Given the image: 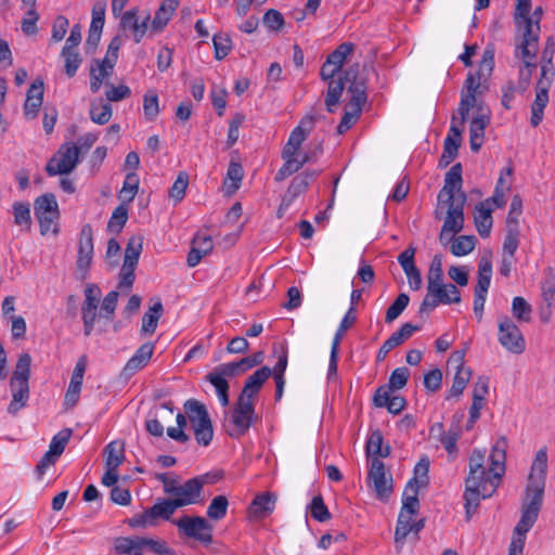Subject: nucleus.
<instances>
[{"label":"nucleus","instance_id":"obj_57","mask_svg":"<svg viewBox=\"0 0 555 555\" xmlns=\"http://www.w3.org/2000/svg\"><path fill=\"white\" fill-rule=\"evenodd\" d=\"M410 377V371L405 366L397 367L389 376L388 384L385 385L390 391L402 389Z\"/></svg>","mask_w":555,"mask_h":555},{"label":"nucleus","instance_id":"obj_6","mask_svg":"<svg viewBox=\"0 0 555 555\" xmlns=\"http://www.w3.org/2000/svg\"><path fill=\"white\" fill-rule=\"evenodd\" d=\"M178 527L179 533L197 540L204 544L212 542V525L202 516H182L172 520Z\"/></svg>","mask_w":555,"mask_h":555},{"label":"nucleus","instance_id":"obj_13","mask_svg":"<svg viewBox=\"0 0 555 555\" xmlns=\"http://www.w3.org/2000/svg\"><path fill=\"white\" fill-rule=\"evenodd\" d=\"M499 341L508 351L520 354L526 349L525 338L513 320L502 317L499 321Z\"/></svg>","mask_w":555,"mask_h":555},{"label":"nucleus","instance_id":"obj_40","mask_svg":"<svg viewBox=\"0 0 555 555\" xmlns=\"http://www.w3.org/2000/svg\"><path fill=\"white\" fill-rule=\"evenodd\" d=\"M443 285V270L441 255H435L427 274V287L441 288Z\"/></svg>","mask_w":555,"mask_h":555},{"label":"nucleus","instance_id":"obj_38","mask_svg":"<svg viewBox=\"0 0 555 555\" xmlns=\"http://www.w3.org/2000/svg\"><path fill=\"white\" fill-rule=\"evenodd\" d=\"M61 56L64 59L65 74L69 78L74 77L82 63L78 49L63 47Z\"/></svg>","mask_w":555,"mask_h":555},{"label":"nucleus","instance_id":"obj_44","mask_svg":"<svg viewBox=\"0 0 555 555\" xmlns=\"http://www.w3.org/2000/svg\"><path fill=\"white\" fill-rule=\"evenodd\" d=\"M420 488L415 487V480H409L403 492L402 509L413 513L418 512L420 501L417 499Z\"/></svg>","mask_w":555,"mask_h":555},{"label":"nucleus","instance_id":"obj_34","mask_svg":"<svg viewBox=\"0 0 555 555\" xmlns=\"http://www.w3.org/2000/svg\"><path fill=\"white\" fill-rule=\"evenodd\" d=\"M163 312L164 307L162 300L157 298L142 318L141 332L149 335L154 334Z\"/></svg>","mask_w":555,"mask_h":555},{"label":"nucleus","instance_id":"obj_58","mask_svg":"<svg viewBox=\"0 0 555 555\" xmlns=\"http://www.w3.org/2000/svg\"><path fill=\"white\" fill-rule=\"evenodd\" d=\"M140 542L141 551L146 547L157 555H176L175 551L170 548L167 542L163 540H154L151 538L141 537Z\"/></svg>","mask_w":555,"mask_h":555},{"label":"nucleus","instance_id":"obj_59","mask_svg":"<svg viewBox=\"0 0 555 555\" xmlns=\"http://www.w3.org/2000/svg\"><path fill=\"white\" fill-rule=\"evenodd\" d=\"M442 295L437 292V288L427 287V294L425 295L418 310V314L429 313L435 308L442 304Z\"/></svg>","mask_w":555,"mask_h":555},{"label":"nucleus","instance_id":"obj_21","mask_svg":"<svg viewBox=\"0 0 555 555\" xmlns=\"http://www.w3.org/2000/svg\"><path fill=\"white\" fill-rule=\"evenodd\" d=\"M466 202V194L462 192L457 196V201L444 202L448 205L447 217L443 225L446 230H451L453 233H460L464 227V205Z\"/></svg>","mask_w":555,"mask_h":555},{"label":"nucleus","instance_id":"obj_11","mask_svg":"<svg viewBox=\"0 0 555 555\" xmlns=\"http://www.w3.org/2000/svg\"><path fill=\"white\" fill-rule=\"evenodd\" d=\"M540 509L541 508L521 504V517L514 529V534L508 552L514 551V554L522 555V550L526 541V533L535 524Z\"/></svg>","mask_w":555,"mask_h":555},{"label":"nucleus","instance_id":"obj_45","mask_svg":"<svg viewBox=\"0 0 555 555\" xmlns=\"http://www.w3.org/2000/svg\"><path fill=\"white\" fill-rule=\"evenodd\" d=\"M421 330V326L413 325L411 323H404L401 325V327L392 333L388 339L385 341L388 344V346L393 349L400 345H402L405 340H408L414 332H417Z\"/></svg>","mask_w":555,"mask_h":555},{"label":"nucleus","instance_id":"obj_41","mask_svg":"<svg viewBox=\"0 0 555 555\" xmlns=\"http://www.w3.org/2000/svg\"><path fill=\"white\" fill-rule=\"evenodd\" d=\"M356 44L352 42H344L339 44L332 53L326 57V61L341 70L344 63L347 57L353 53Z\"/></svg>","mask_w":555,"mask_h":555},{"label":"nucleus","instance_id":"obj_33","mask_svg":"<svg viewBox=\"0 0 555 555\" xmlns=\"http://www.w3.org/2000/svg\"><path fill=\"white\" fill-rule=\"evenodd\" d=\"M105 455V467L117 470L125 461V446L120 441L109 442L103 450Z\"/></svg>","mask_w":555,"mask_h":555},{"label":"nucleus","instance_id":"obj_15","mask_svg":"<svg viewBox=\"0 0 555 555\" xmlns=\"http://www.w3.org/2000/svg\"><path fill=\"white\" fill-rule=\"evenodd\" d=\"M93 257V229L92 225L86 223L80 231L78 256H77V270L81 273V280L88 275L89 268Z\"/></svg>","mask_w":555,"mask_h":555},{"label":"nucleus","instance_id":"obj_56","mask_svg":"<svg viewBox=\"0 0 555 555\" xmlns=\"http://www.w3.org/2000/svg\"><path fill=\"white\" fill-rule=\"evenodd\" d=\"M214 48H215V59L223 60L232 49V41L229 35L219 33L216 34L212 38Z\"/></svg>","mask_w":555,"mask_h":555},{"label":"nucleus","instance_id":"obj_4","mask_svg":"<svg viewBox=\"0 0 555 555\" xmlns=\"http://www.w3.org/2000/svg\"><path fill=\"white\" fill-rule=\"evenodd\" d=\"M183 408L197 443L204 447L209 446L214 438V428L205 404L196 399H189Z\"/></svg>","mask_w":555,"mask_h":555},{"label":"nucleus","instance_id":"obj_28","mask_svg":"<svg viewBox=\"0 0 555 555\" xmlns=\"http://www.w3.org/2000/svg\"><path fill=\"white\" fill-rule=\"evenodd\" d=\"M474 220L478 234L486 238L492 229V208L487 203H478L475 206Z\"/></svg>","mask_w":555,"mask_h":555},{"label":"nucleus","instance_id":"obj_64","mask_svg":"<svg viewBox=\"0 0 555 555\" xmlns=\"http://www.w3.org/2000/svg\"><path fill=\"white\" fill-rule=\"evenodd\" d=\"M310 513L315 520L321 522L331 519V513L328 512V508L324 504V501L321 495H317L312 499L310 504Z\"/></svg>","mask_w":555,"mask_h":555},{"label":"nucleus","instance_id":"obj_46","mask_svg":"<svg viewBox=\"0 0 555 555\" xmlns=\"http://www.w3.org/2000/svg\"><path fill=\"white\" fill-rule=\"evenodd\" d=\"M476 238L473 235H462L455 237L450 246V250L454 256L461 257L472 253L475 248Z\"/></svg>","mask_w":555,"mask_h":555},{"label":"nucleus","instance_id":"obj_25","mask_svg":"<svg viewBox=\"0 0 555 555\" xmlns=\"http://www.w3.org/2000/svg\"><path fill=\"white\" fill-rule=\"evenodd\" d=\"M272 371L269 366H261L255 371L245 380L244 387L240 393V397L251 399L260 391L266 380L271 376Z\"/></svg>","mask_w":555,"mask_h":555},{"label":"nucleus","instance_id":"obj_27","mask_svg":"<svg viewBox=\"0 0 555 555\" xmlns=\"http://www.w3.org/2000/svg\"><path fill=\"white\" fill-rule=\"evenodd\" d=\"M154 352V344H143L135 353L128 360L124 367V374L131 376L142 370L150 361Z\"/></svg>","mask_w":555,"mask_h":555},{"label":"nucleus","instance_id":"obj_20","mask_svg":"<svg viewBox=\"0 0 555 555\" xmlns=\"http://www.w3.org/2000/svg\"><path fill=\"white\" fill-rule=\"evenodd\" d=\"M539 33L540 26L538 22L534 24L528 21L527 27H525V33L522 37L521 43L517 47L516 55L520 56L524 64L526 61L535 62L537 51H538V42H539Z\"/></svg>","mask_w":555,"mask_h":555},{"label":"nucleus","instance_id":"obj_51","mask_svg":"<svg viewBox=\"0 0 555 555\" xmlns=\"http://www.w3.org/2000/svg\"><path fill=\"white\" fill-rule=\"evenodd\" d=\"M519 227H506V234L503 242V255L515 256L519 246Z\"/></svg>","mask_w":555,"mask_h":555},{"label":"nucleus","instance_id":"obj_39","mask_svg":"<svg viewBox=\"0 0 555 555\" xmlns=\"http://www.w3.org/2000/svg\"><path fill=\"white\" fill-rule=\"evenodd\" d=\"M142 244L143 238L140 235H133L128 240L122 264H127V267H137L142 251Z\"/></svg>","mask_w":555,"mask_h":555},{"label":"nucleus","instance_id":"obj_8","mask_svg":"<svg viewBox=\"0 0 555 555\" xmlns=\"http://www.w3.org/2000/svg\"><path fill=\"white\" fill-rule=\"evenodd\" d=\"M367 67L363 66L360 70L359 63L349 66L344 70V78L346 83H349L347 90L351 94L349 102H353L357 105H364L367 100Z\"/></svg>","mask_w":555,"mask_h":555},{"label":"nucleus","instance_id":"obj_22","mask_svg":"<svg viewBox=\"0 0 555 555\" xmlns=\"http://www.w3.org/2000/svg\"><path fill=\"white\" fill-rule=\"evenodd\" d=\"M43 94H44V82L42 79H35L26 93V100L23 105L24 115L29 119H35L39 109L43 103Z\"/></svg>","mask_w":555,"mask_h":555},{"label":"nucleus","instance_id":"obj_60","mask_svg":"<svg viewBox=\"0 0 555 555\" xmlns=\"http://www.w3.org/2000/svg\"><path fill=\"white\" fill-rule=\"evenodd\" d=\"M461 143L453 141L451 135H447L443 142V153L439 159V166L447 167L459 154Z\"/></svg>","mask_w":555,"mask_h":555},{"label":"nucleus","instance_id":"obj_37","mask_svg":"<svg viewBox=\"0 0 555 555\" xmlns=\"http://www.w3.org/2000/svg\"><path fill=\"white\" fill-rule=\"evenodd\" d=\"M298 155H294L288 152H282L281 157L284 160L283 166L278 170L274 180L276 182H282L289 176L298 172L301 167L298 163Z\"/></svg>","mask_w":555,"mask_h":555},{"label":"nucleus","instance_id":"obj_10","mask_svg":"<svg viewBox=\"0 0 555 555\" xmlns=\"http://www.w3.org/2000/svg\"><path fill=\"white\" fill-rule=\"evenodd\" d=\"M35 216L40 225V232L46 235L60 217L59 205L54 194L39 196L34 204Z\"/></svg>","mask_w":555,"mask_h":555},{"label":"nucleus","instance_id":"obj_17","mask_svg":"<svg viewBox=\"0 0 555 555\" xmlns=\"http://www.w3.org/2000/svg\"><path fill=\"white\" fill-rule=\"evenodd\" d=\"M320 117L321 116L317 115H307L304 118H301L298 126L292 130L282 152H288L294 155H298V152L301 149L302 143L305 142L308 134L313 129L315 121L319 120Z\"/></svg>","mask_w":555,"mask_h":555},{"label":"nucleus","instance_id":"obj_54","mask_svg":"<svg viewBox=\"0 0 555 555\" xmlns=\"http://www.w3.org/2000/svg\"><path fill=\"white\" fill-rule=\"evenodd\" d=\"M512 312L519 322H529L531 320V306L522 297H514L512 302Z\"/></svg>","mask_w":555,"mask_h":555},{"label":"nucleus","instance_id":"obj_61","mask_svg":"<svg viewBox=\"0 0 555 555\" xmlns=\"http://www.w3.org/2000/svg\"><path fill=\"white\" fill-rule=\"evenodd\" d=\"M139 189V178L137 173L130 172L126 176L122 189L120 191V198L127 202H132Z\"/></svg>","mask_w":555,"mask_h":555},{"label":"nucleus","instance_id":"obj_14","mask_svg":"<svg viewBox=\"0 0 555 555\" xmlns=\"http://www.w3.org/2000/svg\"><path fill=\"white\" fill-rule=\"evenodd\" d=\"M57 154L59 157L53 156L46 166L49 176L69 173L78 163L79 149L75 144L62 146Z\"/></svg>","mask_w":555,"mask_h":555},{"label":"nucleus","instance_id":"obj_9","mask_svg":"<svg viewBox=\"0 0 555 555\" xmlns=\"http://www.w3.org/2000/svg\"><path fill=\"white\" fill-rule=\"evenodd\" d=\"M367 485L374 489L378 500L386 501L392 493V476L386 472L385 464L379 459L371 460Z\"/></svg>","mask_w":555,"mask_h":555},{"label":"nucleus","instance_id":"obj_52","mask_svg":"<svg viewBox=\"0 0 555 555\" xmlns=\"http://www.w3.org/2000/svg\"><path fill=\"white\" fill-rule=\"evenodd\" d=\"M73 435V430L70 428H64L59 431L51 440L49 446L50 453L57 455L59 457L64 452L70 437Z\"/></svg>","mask_w":555,"mask_h":555},{"label":"nucleus","instance_id":"obj_31","mask_svg":"<svg viewBox=\"0 0 555 555\" xmlns=\"http://www.w3.org/2000/svg\"><path fill=\"white\" fill-rule=\"evenodd\" d=\"M492 278V262L490 256H482L478 262V276L477 284L474 288V293L488 294Z\"/></svg>","mask_w":555,"mask_h":555},{"label":"nucleus","instance_id":"obj_26","mask_svg":"<svg viewBox=\"0 0 555 555\" xmlns=\"http://www.w3.org/2000/svg\"><path fill=\"white\" fill-rule=\"evenodd\" d=\"M276 495L271 492L257 494L251 501L248 513L255 519H262L274 509Z\"/></svg>","mask_w":555,"mask_h":555},{"label":"nucleus","instance_id":"obj_55","mask_svg":"<svg viewBox=\"0 0 555 555\" xmlns=\"http://www.w3.org/2000/svg\"><path fill=\"white\" fill-rule=\"evenodd\" d=\"M143 111L147 120H154L159 114L158 95L155 91L149 90L143 96Z\"/></svg>","mask_w":555,"mask_h":555},{"label":"nucleus","instance_id":"obj_5","mask_svg":"<svg viewBox=\"0 0 555 555\" xmlns=\"http://www.w3.org/2000/svg\"><path fill=\"white\" fill-rule=\"evenodd\" d=\"M177 509L178 507L172 499L158 498L151 507L127 519V524L131 528L153 527L157 525L159 519L170 520Z\"/></svg>","mask_w":555,"mask_h":555},{"label":"nucleus","instance_id":"obj_24","mask_svg":"<svg viewBox=\"0 0 555 555\" xmlns=\"http://www.w3.org/2000/svg\"><path fill=\"white\" fill-rule=\"evenodd\" d=\"M392 391L386 386H379L373 397V403L377 408H386L391 414H399L405 408L406 401L402 396H392Z\"/></svg>","mask_w":555,"mask_h":555},{"label":"nucleus","instance_id":"obj_3","mask_svg":"<svg viewBox=\"0 0 555 555\" xmlns=\"http://www.w3.org/2000/svg\"><path fill=\"white\" fill-rule=\"evenodd\" d=\"M547 472V450L541 448L534 456L531 465L526 494L521 504L541 508L544 496V487Z\"/></svg>","mask_w":555,"mask_h":555},{"label":"nucleus","instance_id":"obj_32","mask_svg":"<svg viewBox=\"0 0 555 555\" xmlns=\"http://www.w3.org/2000/svg\"><path fill=\"white\" fill-rule=\"evenodd\" d=\"M457 360L460 362L463 361L464 352H456ZM472 376V370L469 367H465L463 363L457 365V370L455 376L453 378L452 386L449 390L450 397H459L463 393L466 388Z\"/></svg>","mask_w":555,"mask_h":555},{"label":"nucleus","instance_id":"obj_1","mask_svg":"<svg viewBox=\"0 0 555 555\" xmlns=\"http://www.w3.org/2000/svg\"><path fill=\"white\" fill-rule=\"evenodd\" d=\"M506 449L507 439L502 436L492 447L488 469L485 466V452L473 450L468 461L469 472L465 478L464 491L467 520L476 513L481 499L491 498L500 486L505 473Z\"/></svg>","mask_w":555,"mask_h":555},{"label":"nucleus","instance_id":"obj_7","mask_svg":"<svg viewBox=\"0 0 555 555\" xmlns=\"http://www.w3.org/2000/svg\"><path fill=\"white\" fill-rule=\"evenodd\" d=\"M255 414V401L243 397L237 398L231 412V423L233 430L229 431L232 438L244 436L253 424Z\"/></svg>","mask_w":555,"mask_h":555},{"label":"nucleus","instance_id":"obj_42","mask_svg":"<svg viewBox=\"0 0 555 555\" xmlns=\"http://www.w3.org/2000/svg\"><path fill=\"white\" fill-rule=\"evenodd\" d=\"M347 107L349 109H347L344 113L341 120L337 126V132L339 134H343L346 131H348L353 126V124L359 119L363 105H357L353 102H348Z\"/></svg>","mask_w":555,"mask_h":555},{"label":"nucleus","instance_id":"obj_23","mask_svg":"<svg viewBox=\"0 0 555 555\" xmlns=\"http://www.w3.org/2000/svg\"><path fill=\"white\" fill-rule=\"evenodd\" d=\"M30 364L31 357L28 353H22L10 380L11 391H29Z\"/></svg>","mask_w":555,"mask_h":555},{"label":"nucleus","instance_id":"obj_2","mask_svg":"<svg viewBox=\"0 0 555 555\" xmlns=\"http://www.w3.org/2000/svg\"><path fill=\"white\" fill-rule=\"evenodd\" d=\"M495 48L492 43L485 48L478 69L475 74L469 73L464 81L461 92V99L468 100L473 103H479L478 98L483 95L488 89V79L492 75L494 68Z\"/></svg>","mask_w":555,"mask_h":555},{"label":"nucleus","instance_id":"obj_29","mask_svg":"<svg viewBox=\"0 0 555 555\" xmlns=\"http://www.w3.org/2000/svg\"><path fill=\"white\" fill-rule=\"evenodd\" d=\"M150 21V15L139 23L137 11L130 10L124 13L120 20V26L122 29H131L133 31L134 41L139 43L147 29V23Z\"/></svg>","mask_w":555,"mask_h":555},{"label":"nucleus","instance_id":"obj_49","mask_svg":"<svg viewBox=\"0 0 555 555\" xmlns=\"http://www.w3.org/2000/svg\"><path fill=\"white\" fill-rule=\"evenodd\" d=\"M13 215L15 224L29 231L31 227L30 207L28 203L16 202L13 204Z\"/></svg>","mask_w":555,"mask_h":555},{"label":"nucleus","instance_id":"obj_12","mask_svg":"<svg viewBox=\"0 0 555 555\" xmlns=\"http://www.w3.org/2000/svg\"><path fill=\"white\" fill-rule=\"evenodd\" d=\"M206 482L205 476H197L186 480L183 485H178L171 494L170 499L173 500L178 508L191 504L202 503L204 498L203 487Z\"/></svg>","mask_w":555,"mask_h":555},{"label":"nucleus","instance_id":"obj_19","mask_svg":"<svg viewBox=\"0 0 555 555\" xmlns=\"http://www.w3.org/2000/svg\"><path fill=\"white\" fill-rule=\"evenodd\" d=\"M319 170H305L295 176L282 197V205L288 207L301 194L307 192L310 182L319 176Z\"/></svg>","mask_w":555,"mask_h":555},{"label":"nucleus","instance_id":"obj_30","mask_svg":"<svg viewBox=\"0 0 555 555\" xmlns=\"http://www.w3.org/2000/svg\"><path fill=\"white\" fill-rule=\"evenodd\" d=\"M178 4V0H165L162 2L152 21L151 26L154 31H162L167 26L177 10Z\"/></svg>","mask_w":555,"mask_h":555},{"label":"nucleus","instance_id":"obj_50","mask_svg":"<svg viewBox=\"0 0 555 555\" xmlns=\"http://www.w3.org/2000/svg\"><path fill=\"white\" fill-rule=\"evenodd\" d=\"M410 302V297L401 293L386 310L385 322L391 323L403 312Z\"/></svg>","mask_w":555,"mask_h":555},{"label":"nucleus","instance_id":"obj_43","mask_svg":"<svg viewBox=\"0 0 555 555\" xmlns=\"http://www.w3.org/2000/svg\"><path fill=\"white\" fill-rule=\"evenodd\" d=\"M413 515V513L401 508L395 531V542L397 544H403L406 535L411 532V522Z\"/></svg>","mask_w":555,"mask_h":555},{"label":"nucleus","instance_id":"obj_36","mask_svg":"<svg viewBox=\"0 0 555 555\" xmlns=\"http://www.w3.org/2000/svg\"><path fill=\"white\" fill-rule=\"evenodd\" d=\"M141 537H120L114 542V550L120 555H142Z\"/></svg>","mask_w":555,"mask_h":555},{"label":"nucleus","instance_id":"obj_47","mask_svg":"<svg viewBox=\"0 0 555 555\" xmlns=\"http://www.w3.org/2000/svg\"><path fill=\"white\" fill-rule=\"evenodd\" d=\"M356 307H350L343 320L339 323V326L334 335L332 347L339 348L341 339L345 333L356 323L357 314Z\"/></svg>","mask_w":555,"mask_h":555},{"label":"nucleus","instance_id":"obj_53","mask_svg":"<svg viewBox=\"0 0 555 555\" xmlns=\"http://www.w3.org/2000/svg\"><path fill=\"white\" fill-rule=\"evenodd\" d=\"M189 185V175L185 171H180L177 176L176 181L169 189V197L176 203L181 202L185 196V191Z\"/></svg>","mask_w":555,"mask_h":555},{"label":"nucleus","instance_id":"obj_48","mask_svg":"<svg viewBox=\"0 0 555 555\" xmlns=\"http://www.w3.org/2000/svg\"><path fill=\"white\" fill-rule=\"evenodd\" d=\"M229 506V501L225 495L215 496L207 507V516L211 520H221L225 515Z\"/></svg>","mask_w":555,"mask_h":555},{"label":"nucleus","instance_id":"obj_62","mask_svg":"<svg viewBox=\"0 0 555 555\" xmlns=\"http://www.w3.org/2000/svg\"><path fill=\"white\" fill-rule=\"evenodd\" d=\"M384 444V438L379 429L372 431L366 444L365 454L369 459H375L377 454H382V447Z\"/></svg>","mask_w":555,"mask_h":555},{"label":"nucleus","instance_id":"obj_16","mask_svg":"<svg viewBox=\"0 0 555 555\" xmlns=\"http://www.w3.org/2000/svg\"><path fill=\"white\" fill-rule=\"evenodd\" d=\"M491 120V111L486 104L478 105V114H476L469 124V145L475 153L479 152L483 139L485 130Z\"/></svg>","mask_w":555,"mask_h":555},{"label":"nucleus","instance_id":"obj_18","mask_svg":"<svg viewBox=\"0 0 555 555\" xmlns=\"http://www.w3.org/2000/svg\"><path fill=\"white\" fill-rule=\"evenodd\" d=\"M462 165L461 163L454 164L450 170L446 173L444 185L439 191V202H452L457 201V196L463 192L462 184Z\"/></svg>","mask_w":555,"mask_h":555},{"label":"nucleus","instance_id":"obj_35","mask_svg":"<svg viewBox=\"0 0 555 555\" xmlns=\"http://www.w3.org/2000/svg\"><path fill=\"white\" fill-rule=\"evenodd\" d=\"M327 83L328 86L325 95V106L328 113H334L343 95L346 81L343 75L339 76L337 79L330 80Z\"/></svg>","mask_w":555,"mask_h":555},{"label":"nucleus","instance_id":"obj_63","mask_svg":"<svg viewBox=\"0 0 555 555\" xmlns=\"http://www.w3.org/2000/svg\"><path fill=\"white\" fill-rule=\"evenodd\" d=\"M128 220V210L122 205L116 207L108 220L107 228L112 232L119 233Z\"/></svg>","mask_w":555,"mask_h":555}]
</instances>
